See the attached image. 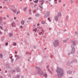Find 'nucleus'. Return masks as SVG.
<instances>
[{"mask_svg":"<svg viewBox=\"0 0 78 78\" xmlns=\"http://www.w3.org/2000/svg\"><path fill=\"white\" fill-rule=\"evenodd\" d=\"M8 42H6L5 44V46H8Z\"/></svg>","mask_w":78,"mask_h":78,"instance_id":"nucleus-27","label":"nucleus"},{"mask_svg":"<svg viewBox=\"0 0 78 78\" xmlns=\"http://www.w3.org/2000/svg\"><path fill=\"white\" fill-rule=\"evenodd\" d=\"M74 62H77V60H76V59H74Z\"/></svg>","mask_w":78,"mask_h":78,"instance_id":"nucleus-30","label":"nucleus"},{"mask_svg":"<svg viewBox=\"0 0 78 78\" xmlns=\"http://www.w3.org/2000/svg\"><path fill=\"white\" fill-rule=\"evenodd\" d=\"M10 59H12V56L11 57H10Z\"/></svg>","mask_w":78,"mask_h":78,"instance_id":"nucleus-46","label":"nucleus"},{"mask_svg":"<svg viewBox=\"0 0 78 78\" xmlns=\"http://www.w3.org/2000/svg\"><path fill=\"white\" fill-rule=\"evenodd\" d=\"M20 57L19 56H17V57L16 58V59H20Z\"/></svg>","mask_w":78,"mask_h":78,"instance_id":"nucleus-25","label":"nucleus"},{"mask_svg":"<svg viewBox=\"0 0 78 78\" xmlns=\"http://www.w3.org/2000/svg\"><path fill=\"white\" fill-rule=\"evenodd\" d=\"M48 72L49 73H51V71H50V69H49V68H48Z\"/></svg>","mask_w":78,"mask_h":78,"instance_id":"nucleus-21","label":"nucleus"},{"mask_svg":"<svg viewBox=\"0 0 78 78\" xmlns=\"http://www.w3.org/2000/svg\"><path fill=\"white\" fill-rule=\"evenodd\" d=\"M35 68L37 69L36 73L42 75L43 74V71L41 70V68L37 67V66H35Z\"/></svg>","mask_w":78,"mask_h":78,"instance_id":"nucleus-3","label":"nucleus"},{"mask_svg":"<svg viewBox=\"0 0 78 78\" xmlns=\"http://www.w3.org/2000/svg\"><path fill=\"white\" fill-rule=\"evenodd\" d=\"M17 55H15V58H16V57H17Z\"/></svg>","mask_w":78,"mask_h":78,"instance_id":"nucleus-48","label":"nucleus"},{"mask_svg":"<svg viewBox=\"0 0 78 78\" xmlns=\"http://www.w3.org/2000/svg\"><path fill=\"white\" fill-rule=\"evenodd\" d=\"M13 45H14V46H16V43H13Z\"/></svg>","mask_w":78,"mask_h":78,"instance_id":"nucleus-33","label":"nucleus"},{"mask_svg":"<svg viewBox=\"0 0 78 78\" xmlns=\"http://www.w3.org/2000/svg\"><path fill=\"white\" fill-rule=\"evenodd\" d=\"M12 72H16V71H15V70H12Z\"/></svg>","mask_w":78,"mask_h":78,"instance_id":"nucleus-38","label":"nucleus"},{"mask_svg":"<svg viewBox=\"0 0 78 78\" xmlns=\"http://www.w3.org/2000/svg\"><path fill=\"white\" fill-rule=\"evenodd\" d=\"M6 19V18L5 17L4 18V20H5Z\"/></svg>","mask_w":78,"mask_h":78,"instance_id":"nucleus-57","label":"nucleus"},{"mask_svg":"<svg viewBox=\"0 0 78 78\" xmlns=\"http://www.w3.org/2000/svg\"><path fill=\"white\" fill-rule=\"evenodd\" d=\"M67 73H68V74H72V71L70 70H69L67 71Z\"/></svg>","mask_w":78,"mask_h":78,"instance_id":"nucleus-8","label":"nucleus"},{"mask_svg":"<svg viewBox=\"0 0 78 78\" xmlns=\"http://www.w3.org/2000/svg\"><path fill=\"white\" fill-rule=\"evenodd\" d=\"M75 34L76 35L78 34V32H77L76 31L75 32Z\"/></svg>","mask_w":78,"mask_h":78,"instance_id":"nucleus-29","label":"nucleus"},{"mask_svg":"<svg viewBox=\"0 0 78 78\" xmlns=\"http://www.w3.org/2000/svg\"><path fill=\"white\" fill-rule=\"evenodd\" d=\"M2 17H0V23H2Z\"/></svg>","mask_w":78,"mask_h":78,"instance_id":"nucleus-16","label":"nucleus"},{"mask_svg":"<svg viewBox=\"0 0 78 78\" xmlns=\"http://www.w3.org/2000/svg\"><path fill=\"white\" fill-rule=\"evenodd\" d=\"M24 77V76H21V78H23Z\"/></svg>","mask_w":78,"mask_h":78,"instance_id":"nucleus-45","label":"nucleus"},{"mask_svg":"<svg viewBox=\"0 0 78 78\" xmlns=\"http://www.w3.org/2000/svg\"><path fill=\"white\" fill-rule=\"evenodd\" d=\"M20 78V75H17L16 77H13V78Z\"/></svg>","mask_w":78,"mask_h":78,"instance_id":"nucleus-12","label":"nucleus"},{"mask_svg":"<svg viewBox=\"0 0 78 78\" xmlns=\"http://www.w3.org/2000/svg\"><path fill=\"white\" fill-rule=\"evenodd\" d=\"M39 7H40V8L41 9H43V7L40 5H39Z\"/></svg>","mask_w":78,"mask_h":78,"instance_id":"nucleus-24","label":"nucleus"},{"mask_svg":"<svg viewBox=\"0 0 78 78\" xmlns=\"http://www.w3.org/2000/svg\"><path fill=\"white\" fill-rule=\"evenodd\" d=\"M11 62L12 63V62H13V61H14V59H11Z\"/></svg>","mask_w":78,"mask_h":78,"instance_id":"nucleus-35","label":"nucleus"},{"mask_svg":"<svg viewBox=\"0 0 78 78\" xmlns=\"http://www.w3.org/2000/svg\"><path fill=\"white\" fill-rule=\"evenodd\" d=\"M36 17H38L39 16V13H37L35 14Z\"/></svg>","mask_w":78,"mask_h":78,"instance_id":"nucleus-17","label":"nucleus"},{"mask_svg":"<svg viewBox=\"0 0 78 78\" xmlns=\"http://www.w3.org/2000/svg\"><path fill=\"white\" fill-rule=\"evenodd\" d=\"M21 25H24V22L23 20H22L21 22Z\"/></svg>","mask_w":78,"mask_h":78,"instance_id":"nucleus-10","label":"nucleus"},{"mask_svg":"<svg viewBox=\"0 0 78 78\" xmlns=\"http://www.w3.org/2000/svg\"><path fill=\"white\" fill-rule=\"evenodd\" d=\"M70 55V53H69L68 54V55H69V56Z\"/></svg>","mask_w":78,"mask_h":78,"instance_id":"nucleus-52","label":"nucleus"},{"mask_svg":"<svg viewBox=\"0 0 78 78\" xmlns=\"http://www.w3.org/2000/svg\"><path fill=\"white\" fill-rule=\"evenodd\" d=\"M63 42H67V40H63Z\"/></svg>","mask_w":78,"mask_h":78,"instance_id":"nucleus-34","label":"nucleus"},{"mask_svg":"<svg viewBox=\"0 0 78 78\" xmlns=\"http://www.w3.org/2000/svg\"><path fill=\"white\" fill-rule=\"evenodd\" d=\"M12 35H13L12 33H10L9 34V36H10V37H11V36H12Z\"/></svg>","mask_w":78,"mask_h":78,"instance_id":"nucleus-22","label":"nucleus"},{"mask_svg":"<svg viewBox=\"0 0 78 78\" xmlns=\"http://www.w3.org/2000/svg\"><path fill=\"white\" fill-rule=\"evenodd\" d=\"M27 7H25L24 10H23V11H24V12H25V11H27Z\"/></svg>","mask_w":78,"mask_h":78,"instance_id":"nucleus-18","label":"nucleus"},{"mask_svg":"<svg viewBox=\"0 0 78 78\" xmlns=\"http://www.w3.org/2000/svg\"><path fill=\"white\" fill-rule=\"evenodd\" d=\"M50 12L48 11L47 12L45 15L44 16V18H47V17H48L50 16Z\"/></svg>","mask_w":78,"mask_h":78,"instance_id":"nucleus-6","label":"nucleus"},{"mask_svg":"<svg viewBox=\"0 0 78 78\" xmlns=\"http://www.w3.org/2000/svg\"><path fill=\"white\" fill-rule=\"evenodd\" d=\"M26 53L27 55H31V53H29V52H27Z\"/></svg>","mask_w":78,"mask_h":78,"instance_id":"nucleus-19","label":"nucleus"},{"mask_svg":"<svg viewBox=\"0 0 78 78\" xmlns=\"http://www.w3.org/2000/svg\"><path fill=\"white\" fill-rule=\"evenodd\" d=\"M19 13H20V12H18V11H17V13H16V15H17V14H19Z\"/></svg>","mask_w":78,"mask_h":78,"instance_id":"nucleus-42","label":"nucleus"},{"mask_svg":"<svg viewBox=\"0 0 78 78\" xmlns=\"http://www.w3.org/2000/svg\"><path fill=\"white\" fill-rule=\"evenodd\" d=\"M3 24H5V22H3Z\"/></svg>","mask_w":78,"mask_h":78,"instance_id":"nucleus-58","label":"nucleus"},{"mask_svg":"<svg viewBox=\"0 0 78 78\" xmlns=\"http://www.w3.org/2000/svg\"><path fill=\"white\" fill-rule=\"evenodd\" d=\"M61 13H58L57 16H56L55 17L54 19L55 20V21H58V18H59V17H61Z\"/></svg>","mask_w":78,"mask_h":78,"instance_id":"nucleus-4","label":"nucleus"},{"mask_svg":"<svg viewBox=\"0 0 78 78\" xmlns=\"http://www.w3.org/2000/svg\"><path fill=\"white\" fill-rule=\"evenodd\" d=\"M45 23V22L44 21H43L41 22V23H42V24H44Z\"/></svg>","mask_w":78,"mask_h":78,"instance_id":"nucleus-31","label":"nucleus"},{"mask_svg":"<svg viewBox=\"0 0 78 78\" xmlns=\"http://www.w3.org/2000/svg\"><path fill=\"white\" fill-rule=\"evenodd\" d=\"M4 1L3 3H5V2H6V3H7V2H8V0H4Z\"/></svg>","mask_w":78,"mask_h":78,"instance_id":"nucleus-13","label":"nucleus"},{"mask_svg":"<svg viewBox=\"0 0 78 78\" xmlns=\"http://www.w3.org/2000/svg\"><path fill=\"white\" fill-rule=\"evenodd\" d=\"M56 72L58 74V77L59 78H61L64 75V70L61 68L57 67Z\"/></svg>","mask_w":78,"mask_h":78,"instance_id":"nucleus-1","label":"nucleus"},{"mask_svg":"<svg viewBox=\"0 0 78 78\" xmlns=\"http://www.w3.org/2000/svg\"><path fill=\"white\" fill-rule=\"evenodd\" d=\"M48 20H49L50 19V18H48Z\"/></svg>","mask_w":78,"mask_h":78,"instance_id":"nucleus-54","label":"nucleus"},{"mask_svg":"<svg viewBox=\"0 0 78 78\" xmlns=\"http://www.w3.org/2000/svg\"><path fill=\"white\" fill-rule=\"evenodd\" d=\"M34 3H37L38 2V0H35V1H34Z\"/></svg>","mask_w":78,"mask_h":78,"instance_id":"nucleus-28","label":"nucleus"},{"mask_svg":"<svg viewBox=\"0 0 78 78\" xmlns=\"http://www.w3.org/2000/svg\"><path fill=\"white\" fill-rule=\"evenodd\" d=\"M7 72H8V71H7V70H5V73H7Z\"/></svg>","mask_w":78,"mask_h":78,"instance_id":"nucleus-47","label":"nucleus"},{"mask_svg":"<svg viewBox=\"0 0 78 78\" xmlns=\"http://www.w3.org/2000/svg\"><path fill=\"white\" fill-rule=\"evenodd\" d=\"M31 12V10H29V12Z\"/></svg>","mask_w":78,"mask_h":78,"instance_id":"nucleus-49","label":"nucleus"},{"mask_svg":"<svg viewBox=\"0 0 78 78\" xmlns=\"http://www.w3.org/2000/svg\"><path fill=\"white\" fill-rule=\"evenodd\" d=\"M24 42L26 44H27V41L25 40L24 41Z\"/></svg>","mask_w":78,"mask_h":78,"instance_id":"nucleus-39","label":"nucleus"},{"mask_svg":"<svg viewBox=\"0 0 78 78\" xmlns=\"http://www.w3.org/2000/svg\"><path fill=\"white\" fill-rule=\"evenodd\" d=\"M71 3H73V0H71Z\"/></svg>","mask_w":78,"mask_h":78,"instance_id":"nucleus-36","label":"nucleus"},{"mask_svg":"<svg viewBox=\"0 0 78 78\" xmlns=\"http://www.w3.org/2000/svg\"><path fill=\"white\" fill-rule=\"evenodd\" d=\"M44 76L45 78H46L47 76V74L46 73L45 74H44Z\"/></svg>","mask_w":78,"mask_h":78,"instance_id":"nucleus-20","label":"nucleus"},{"mask_svg":"<svg viewBox=\"0 0 78 78\" xmlns=\"http://www.w3.org/2000/svg\"><path fill=\"white\" fill-rule=\"evenodd\" d=\"M13 12H17V10H13Z\"/></svg>","mask_w":78,"mask_h":78,"instance_id":"nucleus-23","label":"nucleus"},{"mask_svg":"<svg viewBox=\"0 0 78 78\" xmlns=\"http://www.w3.org/2000/svg\"><path fill=\"white\" fill-rule=\"evenodd\" d=\"M44 0H42L41 1V6H42L43 5H44Z\"/></svg>","mask_w":78,"mask_h":78,"instance_id":"nucleus-11","label":"nucleus"},{"mask_svg":"<svg viewBox=\"0 0 78 78\" xmlns=\"http://www.w3.org/2000/svg\"><path fill=\"white\" fill-rule=\"evenodd\" d=\"M55 2V4H57V0H54Z\"/></svg>","mask_w":78,"mask_h":78,"instance_id":"nucleus-26","label":"nucleus"},{"mask_svg":"<svg viewBox=\"0 0 78 78\" xmlns=\"http://www.w3.org/2000/svg\"><path fill=\"white\" fill-rule=\"evenodd\" d=\"M31 17H30L28 18V20H31Z\"/></svg>","mask_w":78,"mask_h":78,"instance_id":"nucleus-43","label":"nucleus"},{"mask_svg":"<svg viewBox=\"0 0 78 78\" xmlns=\"http://www.w3.org/2000/svg\"><path fill=\"white\" fill-rule=\"evenodd\" d=\"M34 7H35V6H36V4H35L34 6Z\"/></svg>","mask_w":78,"mask_h":78,"instance_id":"nucleus-55","label":"nucleus"},{"mask_svg":"<svg viewBox=\"0 0 78 78\" xmlns=\"http://www.w3.org/2000/svg\"><path fill=\"white\" fill-rule=\"evenodd\" d=\"M71 43L73 44L71 45V48H72L71 54H73L75 53V42L72 41Z\"/></svg>","mask_w":78,"mask_h":78,"instance_id":"nucleus-2","label":"nucleus"},{"mask_svg":"<svg viewBox=\"0 0 78 78\" xmlns=\"http://www.w3.org/2000/svg\"><path fill=\"white\" fill-rule=\"evenodd\" d=\"M16 70L17 72H19L20 71V70H19V68H16Z\"/></svg>","mask_w":78,"mask_h":78,"instance_id":"nucleus-9","label":"nucleus"},{"mask_svg":"<svg viewBox=\"0 0 78 78\" xmlns=\"http://www.w3.org/2000/svg\"><path fill=\"white\" fill-rule=\"evenodd\" d=\"M0 58H3V54L2 53L0 54Z\"/></svg>","mask_w":78,"mask_h":78,"instance_id":"nucleus-14","label":"nucleus"},{"mask_svg":"<svg viewBox=\"0 0 78 78\" xmlns=\"http://www.w3.org/2000/svg\"><path fill=\"white\" fill-rule=\"evenodd\" d=\"M34 49H36V47H35V46H34Z\"/></svg>","mask_w":78,"mask_h":78,"instance_id":"nucleus-50","label":"nucleus"},{"mask_svg":"<svg viewBox=\"0 0 78 78\" xmlns=\"http://www.w3.org/2000/svg\"><path fill=\"white\" fill-rule=\"evenodd\" d=\"M33 12L34 13H36V10H35L33 11Z\"/></svg>","mask_w":78,"mask_h":78,"instance_id":"nucleus-32","label":"nucleus"},{"mask_svg":"<svg viewBox=\"0 0 78 78\" xmlns=\"http://www.w3.org/2000/svg\"><path fill=\"white\" fill-rule=\"evenodd\" d=\"M59 2H61V0H59Z\"/></svg>","mask_w":78,"mask_h":78,"instance_id":"nucleus-60","label":"nucleus"},{"mask_svg":"<svg viewBox=\"0 0 78 78\" xmlns=\"http://www.w3.org/2000/svg\"><path fill=\"white\" fill-rule=\"evenodd\" d=\"M48 67H49L48 66H47V68L48 69H49Z\"/></svg>","mask_w":78,"mask_h":78,"instance_id":"nucleus-61","label":"nucleus"},{"mask_svg":"<svg viewBox=\"0 0 78 78\" xmlns=\"http://www.w3.org/2000/svg\"><path fill=\"white\" fill-rule=\"evenodd\" d=\"M74 62V60H72L71 61V63H73V62Z\"/></svg>","mask_w":78,"mask_h":78,"instance_id":"nucleus-40","label":"nucleus"},{"mask_svg":"<svg viewBox=\"0 0 78 78\" xmlns=\"http://www.w3.org/2000/svg\"><path fill=\"white\" fill-rule=\"evenodd\" d=\"M37 26H39V24H37Z\"/></svg>","mask_w":78,"mask_h":78,"instance_id":"nucleus-64","label":"nucleus"},{"mask_svg":"<svg viewBox=\"0 0 78 78\" xmlns=\"http://www.w3.org/2000/svg\"><path fill=\"white\" fill-rule=\"evenodd\" d=\"M0 28H1V30H3V28H2V27L1 26L0 27Z\"/></svg>","mask_w":78,"mask_h":78,"instance_id":"nucleus-44","label":"nucleus"},{"mask_svg":"<svg viewBox=\"0 0 78 78\" xmlns=\"http://www.w3.org/2000/svg\"><path fill=\"white\" fill-rule=\"evenodd\" d=\"M6 69H9V66H10V64H9L8 63H7L6 64Z\"/></svg>","mask_w":78,"mask_h":78,"instance_id":"nucleus-7","label":"nucleus"},{"mask_svg":"<svg viewBox=\"0 0 78 78\" xmlns=\"http://www.w3.org/2000/svg\"><path fill=\"white\" fill-rule=\"evenodd\" d=\"M59 44V41L58 40L55 41H54L53 43V45L55 47H57Z\"/></svg>","mask_w":78,"mask_h":78,"instance_id":"nucleus-5","label":"nucleus"},{"mask_svg":"<svg viewBox=\"0 0 78 78\" xmlns=\"http://www.w3.org/2000/svg\"><path fill=\"white\" fill-rule=\"evenodd\" d=\"M27 22L29 23V22H30V20H29L28 21H27Z\"/></svg>","mask_w":78,"mask_h":78,"instance_id":"nucleus-56","label":"nucleus"},{"mask_svg":"<svg viewBox=\"0 0 78 78\" xmlns=\"http://www.w3.org/2000/svg\"><path fill=\"white\" fill-rule=\"evenodd\" d=\"M0 78H3L2 76L0 77Z\"/></svg>","mask_w":78,"mask_h":78,"instance_id":"nucleus-63","label":"nucleus"},{"mask_svg":"<svg viewBox=\"0 0 78 78\" xmlns=\"http://www.w3.org/2000/svg\"><path fill=\"white\" fill-rule=\"evenodd\" d=\"M20 27H21V28H23V27L22 26H20Z\"/></svg>","mask_w":78,"mask_h":78,"instance_id":"nucleus-53","label":"nucleus"},{"mask_svg":"<svg viewBox=\"0 0 78 78\" xmlns=\"http://www.w3.org/2000/svg\"><path fill=\"white\" fill-rule=\"evenodd\" d=\"M68 18H69V16H67L66 17V20H68Z\"/></svg>","mask_w":78,"mask_h":78,"instance_id":"nucleus-41","label":"nucleus"},{"mask_svg":"<svg viewBox=\"0 0 78 78\" xmlns=\"http://www.w3.org/2000/svg\"><path fill=\"white\" fill-rule=\"evenodd\" d=\"M15 54H17V52L16 51H15Z\"/></svg>","mask_w":78,"mask_h":78,"instance_id":"nucleus-37","label":"nucleus"},{"mask_svg":"<svg viewBox=\"0 0 78 78\" xmlns=\"http://www.w3.org/2000/svg\"><path fill=\"white\" fill-rule=\"evenodd\" d=\"M12 27H15V23H12Z\"/></svg>","mask_w":78,"mask_h":78,"instance_id":"nucleus-15","label":"nucleus"},{"mask_svg":"<svg viewBox=\"0 0 78 78\" xmlns=\"http://www.w3.org/2000/svg\"><path fill=\"white\" fill-rule=\"evenodd\" d=\"M2 34V32L0 31V34Z\"/></svg>","mask_w":78,"mask_h":78,"instance_id":"nucleus-51","label":"nucleus"},{"mask_svg":"<svg viewBox=\"0 0 78 78\" xmlns=\"http://www.w3.org/2000/svg\"><path fill=\"white\" fill-rule=\"evenodd\" d=\"M0 8H2V6H1L0 7Z\"/></svg>","mask_w":78,"mask_h":78,"instance_id":"nucleus-62","label":"nucleus"},{"mask_svg":"<svg viewBox=\"0 0 78 78\" xmlns=\"http://www.w3.org/2000/svg\"><path fill=\"white\" fill-rule=\"evenodd\" d=\"M16 17H15L14 18V19L15 20H16Z\"/></svg>","mask_w":78,"mask_h":78,"instance_id":"nucleus-59","label":"nucleus"}]
</instances>
